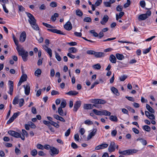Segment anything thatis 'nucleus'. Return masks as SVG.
<instances>
[{
    "label": "nucleus",
    "instance_id": "nucleus-23",
    "mask_svg": "<svg viewBox=\"0 0 157 157\" xmlns=\"http://www.w3.org/2000/svg\"><path fill=\"white\" fill-rule=\"evenodd\" d=\"M83 108L85 109H90L93 108L91 104H85L84 105Z\"/></svg>",
    "mask_w": 157,
    "mask_h": 157
},
{
    "label": "nucleus",
    "instance_id": "nucleus-45",
    "mask_svg": "<svg viewBox=\"0 0 157 157\" xmlns=\"http://www.w3.org/2000/svg\"><path fill=\"white\" fill-rule=\"evenodd\" d=\"M37 153V151L36 149H33L31 152V155L33 156H35Z\"/></svg>",
    "mask_w": 157,
    "mask_h": 157
},
{
    "label": "nucleus",
    "instance_id": "nucleus-31",
    "mask_svg": "<svg viewBox=\"0 0 157 157\" xmlns=\"http://www.w3.org/2000/svg\"><path fill=\"white\" fill-rule=\"evenodd\" d=\"M111 113L107 110H104L101 111V115L110 116Z\"/></svg>",
    "mask_w": 157,
    "mask_h": 157
},
{
    "label": "nucleus",
    "instance_id": "nucleus-15",
    "mask_svg": "<svg viewBox=\"0 0 157 157\" xmlns=\"http://www.w3.org/2000/svg\"><path fill=\"white\" fill-rule=\"evenodd\" d=\"M109 18L108 15H105L100 22L101 23L102 25H105L108 21Z\"/></svg>",
    "mask_w": 157,
    "mask_h": 157
},
{
    "label": "nucleus",
    "instance_id": "nucleus-47",
    "mask_svg": "<svg viewBox=\"0 0 157 157\" xmlns=\"http://www.w3.org/2000/svg\"><path fill=\"white\" fill-rule=\"evenodd\" d=\"M22 136H25L26 137H28L29 136V134L27 132L25 129H22Z\"/></svg>",
    "mask_w": 157,
    "mask_h": 157
},
{
    "label": "nucleus",
    "instance_id": "nucleus-64",
    "mask_svg": "<svg viewBox=\"0 0 157 157\" xmlns=\"http://www.w3.org/2000/svg\"><path fill=\"white\" fill-rule=\"evenodd\" d=\"M36 147L37 148L43 150L44 149L43 146L40 144H38L36 146Z\"/></svg>",
    "mask_w": 157,
    "mask_h": 157
},
{
    "label": "nucleus",
    "instance_id": "nucleus-3",
    "mask_svg": "<svg viewBox=\"0 0 157 157\" xmlns=\"http://www.w3.org/2000/svg\"><path fill=\"white\" fill-rule=\"evenodd\" d=\"M137 151V150L135 149H129L123 151H121L120 150H119V153L120 154L124 155H129L132 153H136Z\"/></svg>",
    "mask_w": 157,
    "mask_h": 157
},
{
    "label": "nucleus",
    "instance_id": "nucleus-54",
    "mask_svg": "<svg viewBox=\"0 0 157 157\" xmlns=\"http://www.w3.org/2000/svg\"><path fill=\"white\" fill-rule=\"evenodd\" d=\"M151 49V47H150L148 48H147L144 50L143 52V53L144 54H146L149 52Z\"/></svg>",
    "mask_w": 157,
    "mask_h": 157
},
{
    "label": "nucleus",
    "instance_id": "nucleus-63",
    "mask_svg": "<svg viewBox=\"0 0 157 157\" xmlns=\"http://www.w3.org/2000/svg\"><path fill=\"white\" fill-rule=\"evenodd\" d=\"M15 152L17 155H18L21 153L20 150L17 147H16L15 150Z\"/></svg>",
    "mask_w": 157,
    "mask_h": 157
},
{
    "label": "nucleus",
    "instance_id": "nucleus-5",
    "mask_svg": "<svg viewBox=\"0 0 157 157\" xmlns=\"http://www.w3.org/2000/svg\"><path fill=\"white\" fill-rule=\"evenodd\" d=\"M59 153V150L57 149L55 147H52L50 148V154L51 155L54 156L58 154Z\"/></svg>",
    "mask_w": 157,
    "mask_h": 157
},
{
    "label": "nucleus",
    "instance_id": "nucleus-9",
    "mask_svg": "<svg viewBox=\"0 0 157 157\" xmlns=\"http://www.w3.org/2000/svg\"><path fill=\"white\" fill-rule=\"evenodd\" d=\"M8 82L9 85V91L8 92V93L11 95H13V82L11 81H9Z\"/></svg>",
    "mask_w": 157,
    "mask_h": 157
},
{
    "label": "nucleus",
    "instance_id": "nucleus-53",
    "mask_svg": "<svg viewBox=\"0 0 157 157\" xmlns=\"http://www.w3.org/2000/svg\"><path fill=\"white\" fill-rule=\"evenodd\" d=\"M50 5L52 7H56L57 6V3L55 2H52L50 3Z\"/></svg>",
    "mask_w": 157,
    "mask_h": 157
},
{
    "label": "nucleus",
    "instance_id": "nucleus-7",
    "mask_svg": "<svg viewBox=\"0 0 157 157\" xmlns=\"http://www.w3.org/2000/svg\"><path fill=\"white\" fill-rule=\"evenodd\" d=\"M92 102L94 104H104L106 103V101L102 99H97L93 100Z\"/></svg>",
    "mask_w": 157,
    "mask_h": 157
},
{
    "label": "nucleus",
    "instance_id": "nucleus-56",
    "mask_svg": "<svg viewBox=\"0 0 157 157\" xmlns=\"http://www.w3.org/2000/svg\"><path fill=\"white\" fill-rule=\"evenodd\" d=\"M101 147V149H103L107 147L108 144L105 143H103L100 144Z\"/></svg>",
    "mask_w": 157,
    "mask_h": 157
},
{
    "label": "nucleus",
    "instance_id": "nucleus-4",
    "mask_svg": "<svg viewBox=\"0 0 157 157\" xmlns=\"http://www.w3.org/2000/svg\"><path fill=\"white\" fill-rule=\"evenodd\" d=\"M26 13L29 18L28 21L30 25L36 23V20L32 14L27 12H26Z\"/></svg>",
    "mask_w": 157,
    "mask_h": 157
},
{
    "label": "nucleus",
    "instance_id": "nucleus-30",
    "mask_svg": "<svg viewBox=\"0 0 157 157\" xmlns=\"http://www.w3.org/2000/svg\"><path fill=\"white\" fill-rule=\"evenodd\" d=\"M68 51L69 52V53H75L77 51V49L75 47H72L69 48L68 49Z\"/></svg>",
    "mask_w": 157,
    "mask_h": 157
},
{
    "label": "nucleus",
    "instance_id": "nucleus-14",
    "mask_svg": "<svg viewBox=\"0 0 157 157\" xmlns=\"http://www.w3.org/2000/svg\"><path fill=\"white\" fill-rule=\"evenodd\" d=\"M23 86L25 88V94L27 95H28L29 94L30 91V87L29 84L28 83H27L26 86L25 85H23Z\"/></svg>",
    "mask_w": 157,
    "mask_h": 157
},
{
    "label": "nucleus",
    "instance_id": "nucleus-44",
    "mask_svg": "<svg viewBox=\"0 0 157 157\" xmlns=\"http://www.w3.org/2000/svg\"><path fill=\"white\" fill-rule=\"evenodd\" d=\"M116 10L117 11L122 12L123 10V7L121 6L118 5L116 7Z\"/></svg>",
    "mask_w": 157,
    "mask_h": 157
},
{
    "label": "nucleus",
    "instance_id": "nucleus-38",
    "mask_svg": "<svg viewBox=\"0 0 157 157\" xmlns=\"http://www.w3.org/2000/svg\"><path fill=\"white\" fill-rule=\"evenodd\" d=\"M93 67L95 69L99 70L101 68V66L100 64L98 63L94 65L93 66Z\"/></svg>",
    "mask_w": 157,
    "mask_h": 157
},
{
    "label": "nucleus",
    "instance_id": "nucleus-27",
    "mask_svg": "<svg viewBox=\"0 0 157 157\" xmlns=\"http://www.w3.org/2000/svg\"><path fill=\"white\" fill-rule=\"evenodd\" d=\"M116 56L118 59L120 60L123 59L124 57L123 55L119 53L116 54Z\"/></svg>",
    "mask_w": 157,
    "mask_h": 157
},
{
    "label": "nucleus",
    "instance_id": "nucleus-62",
    "mask_svg": "<svg viewBox=\"0 0 157 157\" xmlns=\"http://www.w3.org/2000/svg\"><path fill=\"white\" fill-rule=\"evenodd\" d=\"M71 132V129L69 128L65 132V135L67 137L69 136Z\"/></svg>",
    "mask_w": 157,
    "mask_h": 157
},
{
    "label": "nucleus",
    "instance_id": "nucleus-1",
    "mask_svg": "<svg viewBox=\"0 0 157 157\" xmlns=\"http://www.w3.org/2000/svg\"><path fill=\"white\" fill-rule=\"evenodd\" d=\"M16 49L19 56H21L24 62L27 60V57L28 53L27 51H25L23 48H20L18 46H17Z\"/></svg>",
    "mask_w": 157,
    "mask_h": 157
},
{
    "label": "nucleus",
    "instance_id": "nucleus-58",
    "mask_svg": "<svg viewBox=\"0 0 157 157\" xmlns=\"http://www.w3.org/2000/svg\"><path fill=\"white\" fill-rule=\"evenodd\" d=\"M95 51L93 50H88L86 51V53L89 55H94Z\"/></svg>",
    "mask_w": 157,
    "mask_h": 157
},
{
    "label": "nucleus",
    "instance_id": "nucleus-17",
    "mask_svg": "<svg viewBox=\"0 0 157 157\" xmlns=\"http://www.w3.org/2000/svg\"><path fill=\"white\" fill-rule=\"evenodd\" d=\"M53 116L54 118L58 120L64 122L65 121V120L63 117L59 116L58 115L55 114L53 115Z\"/></svg>",
    "mask_w": 157,
    "mask_h": 157
},
{
    "label": "nucleus",
    "instance_id": "nucleus-37",
    "mask_svg": "<svg viewBox=\"0 0 157 157\" xmlns=\"http://www.w3.org/2000/svg\"><path fill=\"white\" fill-rule=\"evenodd\" d=\"M93 111L94 113L96 115H101V111L98 110L96 109H93Z\"/></svg>",
    "mask_w": 157,
    "mask_h": 157
},
{
    "label": "nucleus",
    "instance_id": "nucleus-33",
    "mask_svg": "<svg viewBox=\"0 0 157 157\" xmlns=\"http://www.w3.org/2000/svg\"><path fill=\"white\" fill-rule=\"evenodd\" d=\"M41 71L40 69H37L35 72V76L39 77L41 74Z\"/></svg>",
    "mask_w": 157,
    "mask_h": 157
},
{
    "label": "nucleus",
    "instance_id": "nucleus-29",
    "mask_svg": "<svg viewBox=\"0 0 157 157\" xmlns=\"http://www.w3.org/2000/svg\"><path fill=\"white\" fill-rule=\"evenodd\" d=\"M109 119L110 120L113 121L117 122L118 121V119L115 116L110 115Z\"/></svg>",
    "mask_w": 157,
    "mask_h": 157
},
{
    "label": "nucleus",
    "instance_id": "nucleus-24",
    "mask_svg": "<svg viewBox=\"0 0 157 157\" xmlns=\"http://www.w3.org/2000/svg\"><path fill=\"white\" fill-rule=\"evenodd\" d=\"M30 25L32 28L36 31H38L40 30V28L38 25L36 24V22L35 23L32 24Z\"/></svg>",
    "mask_w": 157,
    "mask_h": 157
},
{
    "label": "nucleus",
    "instance_id": "nucleus-6",
    "mask_svg": "<svg viewBox=\"0 0 157 157\" xmlns=\"http://www.w3.org/2000/svg\"><path fill=\"white\" fill-rule=\"evenodd\" d=\"M81 104L82 102L80 101H76L74 105L73 111L75 112H76L81 106Z\"/></svg>",
    "mask_w": 157,
    "mask_h": 157
},
{
    "label": "nucleus",
    "instance_id": "nucleus-25",
    "mask_svg": "<svg viewBox=\"0 0 157 157\" xmlns=\"http://www.w3.org/2000/svg\"><path fill=\"white\" fill-rule=\"evenodd\" d=\"M111 90V91L117 96H119V93L118 92V90L117 89L114 87H112Z\"/></svg>",
    "mask_w": 157,
    "mask_h": 157
},
{
    "label": "nucleus",
    "instance_id": "nucleus-57",
    "mask_svg": "<svg viewBox=\"0 0 157 157\" xmlns=\"http://www.w3.org/2000/svg\"><path fill=\"white\" fill-rule=\"evenodd\" d=\"M13 41L14 42V43H15V45L16 46H18V40L16 39L14 35H13Z\"/></svg>",
    "mask_w": 157,
    "mask_h": 157
},
{
    "label": "nucleus",
    "instance_id": "nucleus-48",
    "mask_svg": "<svg viewBox=\"0 0 157 157\" xmlns=\"http://www.w3.org/2000/svg\"><path fill=\"white\" fill-rule=\"evenodd\" d=\"M42 24L44 25L46 27L48 28H54V27L53 26H52L51 25L46 23L43 22Z\"/></svg>",
    "mask_w": 157,
    "mask_h": 157
},
{
    "label": "nucleus",
    "instance_id": "nucleus-13",
    "mask_svg": "<svg viewBox=\"0 0 157 157\" xmlns=\"http://www.w3.org/2000/svg\"><path fill=\"white\" fill-rule=\"evenodd\" d=\"M97 130L96 128H94L92 132H91L88 136L87 137V140L90 139L93 136H94L96 133Z\"/></svg>",
    "mask_w": 157,
    "mask_h": 157
},
{
    "label": "nucleus",
    "instance_id": "nucleus-59",
    "mask_svg": "<svg viewBox=\"0 0 157 157\" xmlns=\"http://www.w3.org/2000/svg\"><path fill=\"white\" fill-rule=\"evenodd\" d=\"M20 113V112H18L17 113H14L13 116H12L14 119L16 118L18 116Z\"/></svg>",
    "mask_w": 157,
    "mask_h": 157
},
{
    "label": "nucleus",
    "instance_id": "nucleus-28",
    "mask_svg": "<svg viewBox=\"0 0 157 157\" xmlns=\"http://www.w3.org/2000/svg\"><path fill=\"white\" fill-rule=\"evenodd\" d=\"M27 78V75L26 74H23L21 76L20 80H21V82H24L26 81Z\"/></svg>",
    "mask_w": 157,
    "mask_h": 157
},
{
    "label": "nucleus",
    "instance_id": "nucleus-60",
    "mask_svg": "<svg viewBox=\"0 0 157 157\" xmlns=\"http://www.w3.org/2000/svg\"><path fill=\"white\" fill-rule=\"evenodd\" d=\"M127 76L125 75H123L122 76H121L119 78V79L121 81H124L125 80V79L127 78Z\"/></svg>",
    "mask_w": 157,
    "mask_h": 157
},
{
    "label": "nucleus",
    "instance_id": "nucleus-34",
    "mask_svg": "<svg viewBox=\"0 0 157 157\" xmlns=\"http://www.w3.org/2000/svg\"><path fill=\"white\" fill-rule=\"evenodd\" d=\"M67 103L66 101L64 100H63L61 104H60V106L59 107H61V108H65L66 105Z\"/></svg>",
    "mask_w": 157,
    "mask_h": 157
},
{
    "label": "nucleus",
    "instance_id": "nucleus-46",
    "mask_svg": "<svg viewBox=\"0 0 157 157\" xmlns=\"http://www.w3.org/2000/svg\"><path fill=\"white\" fill-rule=\"evenodd\" d=\"M83 21L87 22H90L91 21V19L90 17H86L84 18Z\"/></svg>",
    "mask_w": 157,
    "mask_h": 157
},
{
    "label": "nucleus",
    "instance_id": "nucleus-40",
    "mask_svg": "<svg viewBox=\"0 0 157 157\" xmlns=\"http://www.w3.org/2000/svg\"><path fill=\"white\" fill-rule=\"evenodd\" d=\"M18 97H16L14 98L13 101V104L15 105L18 103Z\"/></svg>",
    "mask_w": 157,
    "mask_h": 157
},
{
    "label": "nucleus",
    "instance_id": "nucleus-8",
    "mask_svg": "<svg viewBox=\"0 0 157 157\" xmlns=\"http://www.w3.org/2000/svg\"><path fill=\"white\" fill-rule=\"evenodd\" d=\"M47 30L54 33H56L58 34L65 35L66 34L62 32L60 30L55 29H48Z\"/></svg>",
    "mask_w": 157,
    "mask_h": 157
},
{
    "label": "nucleus",
    "instance_id": "nucleus-26",
    "mask_svg": "<svg viewBox=\"0 0 157 157\" xmlns=\"http://www.w3.org/2000/svg\"><path fill=\"white\" fill-rule=\"evenodd\" d=\"M146 108L148 110L152 113H155V110L153 109L148 104H146Z\"/></svg>",
    "mask_w": 157,
    "mask_h": 157
},
{
    "label": "nucleus",
    "instance_id": "nucleus-52",
    "mask_svg": "<svg viewBox=\"0 0 157 157\" xmlns=\"http://www.w3.org/2000/svg\"><path fill=\"white\" fill-rule=\"evenodd\" d=\"M103 4L106 7H110L111 6L109 2H104Z\"/></svg>",
    "mask_w": 157,
    "mask_h": 157
},
{
    "label": "nucleus",
    "instance_id": "nucleus-16",
    "mask_svg": "<svg viewBox=\"0 0 157 157\" xmlns=\"http://www.w3.org/2000/svg\"><path fill=\"white\" fill-rule=\"evenodd\" d=\"M45 50L47 52L49 55L50 57L52 56V50L51 48H49L47 45H44V47Z\"/></svg>",
    "mask_w": 157,
    "mask_h": 157
},
{
    "label": "nucleus",
    "instance_id": "nucleus-18",
    "mask_svg": "<svg viewBox=\"0 0 157 157\" xmlns=\"http://www.w3.org/2000/svg\"><path fill=\"white\" fill-rule=\"evenodd\" d=\"M58 113L61 116H66L67 114L66 112H64L62 109V108L59 107L58 109Z\"/></svg>",
    "mask_w": 157,
    "mask_h": 157
},
{
    "label": "nucleus",
    "instance_id": "nucleus-10",
    "mask_svg": "<svg viewBox=\"0 0 157 157\" xmlns=\"http://www.w3.org/2000/svg\"><path fill=\"white\" fill-rule=\"evenodd\" d=\"M116 145L114 142H112L108 147V151L109 152L114 151L115 150Z\"/></svg>",
    "mask_w": 157,
    "mask_h": 157
},
{
    "label": "nucleus",
    "instance_id": "nucleus-42",
    "mask_svg": "<svg viewBox=\"0 0 157 157\" xmlns=\"http://www.w3.org/2000/svg\"><path fill=\"white\" fill-rule=\"evenodd\" d=\"M84 123L85 124L88 125L92 124H93L92 121L89 120H86L84 121Z\"/></svg>",
    "mask_w": 157,
    "mask_h": 157
},
{
    "label": "nucleus",
    "instance_id": "nucleus-50",
    "mask_svg": "<svg viewBox=\"0 0 157 157\" xmlns=\"http://www.w3.org/2000/svg\"><path fill=\"white\" fill-rule=\"evenodd\" d=\"M90 33L93 34V35L94 37H98V34L97 33H96L95 32L94 30H91L90 31Z\"/></svg>",
    "mask_w": 157,
    "mask_h": 157
},
{
    "label": "nucleus",
    "instance_id": "nucleus-49",
    "mask_svg": "<svg viewBox=\"0 0 157 157\" xmlns=\"http://www.w3.org/2000/svg\"><path fill=\"white\" fill-rule=\"evenodd\" d=\"M24 102V99L23 98H21L19 100V105L21 107L23 105Z\"/></svg>",
    "mask_w": 157,
    "mask_h": 157
},
{
    "label": "nucleus",
    "instance_id": "nucleus-20",
    "mask_svg": "<svg viewBox=\"0 0 157 157\" xmlns=\"http://www.w3.org/2000/svg\"><path fill=\"white\" fill-rule=\"evenodd\" d=\"M94 56L96 58H101L103 57L104 56V54L103 52H95Z\"/></svg>",
    "mask_w": 157,
    "mask_h": 157
},
{
    "label": "nucleus",
    "instance_id": "nucleus-21",
    "mask_svg": "<svg viewBox=\"0 0 157 157\" xmlns=\"http://www.w3.org/2000/svg\"><path fill=\"white\" fill-rule=\"evenodd\" d=\"M78 92L76 91L71 90L65 94L70 96H75L78 94Z\"/></svg>",
    "mask_w": 157,
    "mask_h": 157
},
{
    "label": "nucleus",
    "instance_id": "nucleus-36",
    "mask_svg": "<svg viewBox=\"0 0 157 157\" xmlns=\"http://www.w3.org/2000/svg\"><path fill=\"white\" fill-rule=\"evenodd\" d=\"M137 141L140 140L141 143L143 145H145L147 144V141L143 139L142 138H138L137 139Z\"/></svg>",
    "mask_w": 157,
    "mask_h": 157
},
{
    "label": "nucleus",
    "instance_id": "nucleus-11",
    "mask_svg": "<svg viewBox=\"0 0 157 157\" xmlns=\"http://www.w3.org/2000/svg\"><path fill=\"white\" fill-rule=\"evenodd\" d=\"M26 34L25 32L24 31L22 32L21 34L19 40L21 42H23L25 40L26 38Z\"/></svg>",
    "mask_w": 157,
    "mask_h": 157
},
{
    "label": "nucleus",
    "instance_id": "nucleus-22",
    "mask_svg": "<svg viewBox=\"0 0 157 157\" xmlns=\"http://www.w3.org/2000/svg\"><path fill=\"white\" fill-rule=\"evenodd\" d=\"M147 17L144 14L140 15L138 17V20L139 21L144 20L146 19Z\"/></svg>",
    "mask_w": 157,
    "mask_h": 157
},
{
    "label": "nucleus",
    "instance_id": "nucleus-32",
    "mask_svg": "<svg viewBox=\"0 0 157 157\" xmlns=\"http://www.w3.org/2000/svg\"><path fill=\"white\" fill-rule=\"evenodd\" d=\"M76 14L78 16L81 17L83 15L82 12L79 9H78L76 11Z\"/></svg>",
    "mask_w": 157,
    "mask_h": 157
},
{
    "label": "nucleus",
    "instance_id": "nucleus-39",
    "mask_svg": "<svg viewBox=\"0 0 157 157\" xmlns=\"http://www.w3.org/2000/svg\"><path fill=\"white\" fill-rule=\"evenodd\" d=\"M55 57L57 59V60L59 61H60L61 60V59L60 56V55L58 53H57L56 51H55Z\"/></svg>",
    "mask_w": 157,
    "mask_h": 157
},
{
    "label": "nucleus",
    "instance_id": "nucleus-41",
    "mask_svg": "<svg viewBox=\"0 0 157 157\" xmlns=\"http://www.w3.org/2000/svg\"><path fill=\"white\" fill-rule=\"evenodd\" d=\"M28 125L29 126L33 128H35L36 127V125L35 124L31 121L28 122Z\"/></svg>",
    "mask_w": 157,
    "mask_h": 157
},
{
    "label": "nucleus",
    "instance_id": "nucleus-35",
    "mask_svg": "<svg viewBox=\"0 0 157 157\" xmlns=\"http://www.w3.org/2000/svg\"><path fill=\"white\" fill-rule=\"evenodd\" d=\"M143 129L148 132H149L151 129L150 127L149 126L147 125H145L143 126Z\"/></svg>",
    "mask_w": 157,
    "mask_h": 157
},
{
    "label": "nucleus",
    "instance_id": "nucleus-51",
    "mask_svg": "<svg viewBox=\"0 0 157 157\" xmlns=\"http://www.w3.org/2000/svg\"><path fill=\"white\" fill-rule=\"evenodd\" d=\"M102 0H97L95 3V6H99L102 3Z\"/></svg>",
    "mask_w": 157,
    "mask_h": 157
},
{
    "label": "nucleus",
    "instance_id": "nucleus-55",
    "mask_svg": "<svg viewBox=\"0 0 157 157\" xmlns=\"http://www.w3.org/2000/svg\"><path fill=\"white\" fill-rule=\"evenodd\" d=\"M140 6L142 8H144L145 6V2L144 0L141 1L140 2Z\"/></svg>",
    "mask_w": 157,
    "mask_h": 157
},
{
    "label": "nucleus",
    "instance_id": "nucleus-43",
    "mask_svg": "<svg viewBox=\"0 0 157 157\" xmlns=\"http://www.w3.org/2000/svg\"><path fill=\"white\" fill-rule=\"evenodd\" d=\"M50 124L57 128H58L59 127V124H58L57 123L53 121L51 122Z\"/></svg>",
    "mask_w": 157,
    "mask_h": 157
},
{
    "label": "nucleus",
    "instance_id": "nucleus-61",
    "mask_svg": "<svg viewBox=\"0 0 157 157\" xmlns=\"http://www.w3.org/2000/svg\"><path fill=\"white\" fill-rule=\"evenodd\" d=\"M19 11L20 12H22L25 10V8L22 6L19 5L18 6Z\"/></svg>",
    "mask_w": 157,
    "mask_h": 157
},
{
    "label": "nucleus",
    "instance_id": "nucleus-2",
    "mask_svg": "<svg viewBox=\"0 0 157 157\" xmlns=\"http://www.w3.org/2000/svg\"><path fill=\"white\" fill-rule=\"evenodd\" d=\"M8 133L10 135L16 138H21V139L23 140H24L25 139V136H21V132L18 133L17 132L14 131H9Z\"/></svg>",
    "mask_w": 157,
    "mask_h": 157
},
{
    "label": "nucleus",
    "instance_id": "nucleus-12",
    "mask_svg": "<svg viewBox=\"0 0 157 157\" xmlns=\"http://www.w3.org/2000/svg\"><path fill=\"white\" fill-rule=\"evenodd\" d=\"M64 28L67 30H70L72 28V25L69 21H68L64 25Z\"/></svg>",
    "mask_w": 157,
    "mask_h": 157
},
{
    "label": "nucleus",
    "instance_id": "nucleus-19",
    "mask_svg": "<svg viewBox=\"0 0 157 157\" xmlns=\"http://www.w3.org/2000/svg\"><path fill=\"white\" fill-rule=\"evenodd\" d=\"M109 60L110 61L113 63H115L116 62L117 59L116 57L113 54H111L110 55L109 57Z\"/></svg>",
    "mask_w": 157,
    "mask_h": 157
}]
</instances>
